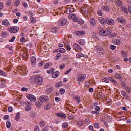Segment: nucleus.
Returning a JSON list of instances; mask_svg holds the SVG:
<instances>
[{"label": "nucleus", "mask_w": 131, "mask_h": 131, "mask_svg": "<svg viewBox=\"0 0 131 131\" xmlns=\"http://www.w3.org/2000/svg\"><path fill=\"white\" fill-rule=\"evenodd\" d=\"M102 10H105L106 12H108L110 11V9L107 6H103L101 7Z\"/></svg>", "instance_id": "f3484780"}, {"label": "nucleus", "mask_w": 131, "mask_h": 131, "mask_svg": "<svg viewBox=\"0 0 131 131\" xmlns=\"http://www.w3.org/2000/svg\"><path fill=\"white\" fill-rule=\"evenodd\" d=\"M78 23L80 24H82L84 23V21L82 19H79L78 20Z\"/></svg>", "instance_id": "5fc2aeb1"}, {"label": "nucleus", "mask_w": 131, "mask_h": 131, "mask_svg": "<svg viewBox=\"0 0 131 131\" xmlns=\"http://www.w3.org/2000/svg\"><path fill=\"white\" fill-rule=\"evenodd\" d=\"M117 120L119 121H120L123 119L124 120L125 118L124 116H122L121 117H117Z\"/></svg>", "instance_id": "a18cd8bd"}, {"label": "nucleus", "mask_w": 131, "mask_h": 131, "mask_svg": "<svg viewBox=\"0 0 131 131\" xmlns=\"http://www.w3.org/2000/svg\"><path fill=\"white\" fill-rule=\"evenodd\" d=\"M114 43L116 45H119L121 43V41L119 40L115 39L114 40Z\"/></svg>", "instance_id": "473e14b6"}, {"label": "nucleus", "mask_w": 131, "mask_h": 131, "mask_svg": "<svg viewBox=\"0 0 131 131\" xmlns=\"http://www.w3.org/2000/svg\"><path fill=\"white\" fill-rule=\"evenodd\" d=\"M20 113L19 112H18L15 117V118L16 120L18 121L19 119L20 116Z\"/></svg>", "instance_id": "cd10ccee"}, {"label": "nucleus", "mask_w": 131, "mask_h": 131, "mask_svg": "<svg viewBox=\"0 0 131 131\" xmlns=\"http://www.w3.org/2000/svg\"><path fill=\"white\" fill-rule=\"evenodd\" d=\"M53 88L52 87L49 88L47 89L46 92L48 94H50L53 90Z\"/></svg>", "instance_id": "4be33fe9"}, {"label": "nucleus", "mask_w": 131, "mask_h": 131, "mask_svg": "<svg viewBox=\"0 0 131 131\" xmlns=\"http://www.w3.org/2000/svg\"><path fill=\"white\" fill-rule=\"evenodd\" d=\"M51 106L52 105L51 104H48L45 106L44 109L46 110H48L51 108Z\"/></svg>", "instance_id": "412c9836"}, {"label": "nucleus", "mask_w": 131, "mask_h": 131, "mask_svg": "<svg viewBox=\"0 0 131 131\" xmlns=\"http://www.w3.org/2000/svg\"><path fill=\"white\" fill-rule=\"evenodd\" d=\"M19 0H16L15 3V5L16 6H17L19 4Z\"/></svg>", "instance_id": "3c124183"}, {"label": "nucleus", "mask_w": 131, "mask_h": 131, "mask_svg": "<svg viewBox=\"0 0 131 131\" xmlns=\"http://www.w3.org/2000/svg\"><path fill=\"white\" fill-rule=\"evenodd\" d=\"M74 9L73 8H69L67 9L66 11V14H69L74 12Z\"/></svg>", "instance_id": "ddd939ff"}, {"label": "nucleus", "mask_w": 131, "mask_h": 131, "mask_svg": "<svg viewBox=\"0 0 131 131\" xmlns=\"http://www.w3.org/2000/svg\"><path fill=\"white\" fill-rule=\"evenodd\" d=\"M106 119L107 121H110L111 120V117L110 116H107L106 117Z\"/></svg>", "instance_id": "bf43d9fd"}, {"label": "nucleus", "mask_w": 131, "mask_h": 131, "mask_svg": "<svg viewBox=\"0 0 131 131\" xmlns=\"http://www.w3.org/2000/svg\"><path fill=\"white\" fill-rule=\"evenodd\" d=\"M112 78L111 77L105 78L102 81L108 83L109 82V81H111V80H112Z\"/></svg>", "instance_id": "a211bd4d"}, {"label": "nucleus", "mask_w": 131, "mask_h": 131, "mask_svg": "<svg viewBox=\"0 0 131 131\" xmlns=\"http://www.w3.org/2000/svg\"><path fill=\"white\" fill-rule=\"evenodd\" d=\"M8 34L7 32H3L1 33V37L3 38H6L8 37Z\"/></svg>", "instance_id": "2eb2a0df"}, {"label": "nucleus", "mask_w": 131, "mask_h": 131, "mask_svg": "<svg viewBox=\"0 0 131 131\" xmlns=\"http://www.w3.org/2000/svg\"><path fill=\"white\" fill-rule=\"evenodd\" d=\"M19 29L18 27L13 26L8 28L7 30L10 33H15L17 32Z\"/></svg>", "instance_id": "7ed1b4c3"}, {"label": "nucleus", "mask_w": 131, "mask_h": 131, "mask_svg": "<svg viewBox=\"0 0 131 131\" xmlns=\"http://www.w3.org/2000/svg\"><path fill=\"white\" fill-rule=\"evenodd\" d=\"M110 47V49H111L112 50H113L116 48V47L114 45H111Z\"/></svg>", "instance_id": "e2e57ef3"}, {"label": "nucleus", "mask_w": 131, "mask_h": 131, "mask_svg": "<svg viewBox=\"0 0 131 131\" xmlns=\"http://www.w3.org/2000/svg\"><path fill=\"white\" fill-rule=\"evenodd\" d=\"M68 18L70 20H72L74 22H76L78 21V18L74 13L71 14L68 16Z\"/></svg>", "instance_id": "f03ea898"}, {"label": "nucleus", "mask_w": 131, "mask_h": 131, "mask_svg": "<svg viewBox=\"0 0 131 131\" xmlns=\"http://www.w3.org/2000/svg\"><path fill=\"white\" fill-rule=\"evenodd\" d=\"M121 93L123 96H126L127 94L125 92L123 91H122L121 92Z\"/></svg>", "instance_id": "603ef678"}, {"label": "nucleus", "mask_w": 131, "mask_h": 131, "mask_svg": "<svg viewBox=\"0 0 131 131\" xmlns=\"http://www.w3.org/2000/svg\"><path fill=\"white\" fill-rule=\"evenodd\" d=\"M78 42L81 45H85V41L83 39H80L79 41Z\"/></svg>", "instance_id": "a878e982"}, {"label": "nucleus", "mask_w": 131, "mask_h": 131, "mask_svg": "<svg viewBox=\"0 0 131 131\" xmlns=\"http://www.w3.org/2000/svg\"><path fill=\"white\" fill-rule=\"evenodd\" d=\"M59 116V117L62 118L63 119L65 118L66 117V116L65 114L62 113H60Z\"/></svg>", "instance_id": "7c9ffc66"}, {"label": "nucleus", "mask_w": 131, "mask_h": 131, "mask_svg": "<svg viewBox=\"0 0 131 131\" xmlns=\"http://www.w3.org/2000/svg\"><path fill=\"white\" fill-rule=\"evenodd\" d=\"M68 125V124L67 123H64L62 124V127L63 128H65L67 127Z\"/></svg>", "instance_id": "e433bc0d"}, {"label": "nucleus", "mask_w": 131, "mask_h": 131, "mask_svg": "<svg viewBox=\"0 0 131 131\" xmlns=\"http://www.w3.org/2000/svg\"><path fill=\"white\" fill-rule=\"evenodd\" d=\"M95 111L99 112L100 110V107L99 106H96L95 108Z\"/></svg>", "instance_id": "052dcab7"}, {"label": "nucleus", "mask_w": 131, "mask_h": 131, "mask_svg": "<svg viewBox=\"0 0 131 131\" xmlns=\"http://www.w3.org/2000/svg\"><path fill=\"white\" fill-rule=\"evenodd\" d=\"M85 123L87 124H89L90 123L91 121L89 119H86L85 120Z\"/></svg>", "instance_id": "09e8293b"}, {"label": "nucleus", "mask_w": 131, "mask_h": 131, "mask_svg": "<svg viewBox=\"0 0 131 131\" xmlns=\"http://www.w3.org/2000/svg\"><path fill=\"white\" fill-rule=\"evenodd\" d=\"M11 4V2L10 0H8L6 2V4L7 6H9Z\"/></svg>", "instance_id": "864d4df0"}, {"label": "nucleus", "mask_w": 131, "mask_h": 131, "mask_svg": "<svg viewBox=\"0 0 131 131\" xmlns=\"http://www.w3.org/2000/svg\"><path fill=\"white\" fill-rule=\"evenodd\" d=\"M55 100L56 102H59L61 100V99L60 98L56 97L55 98Z\"/></svg>", "instance_id": "774afa93"}, {"label": "nucleus", "mask_w": 131, "mask_h": 131, "mask_svg": "<svg viewBox=\"0 0 131 131\" xmlns=\"http://www.w3.org/2000/svg\"><path fill=\"white\" fill-rule=\"evenodd\" d=\"M75 99L77 101V103L78 104L80 102V96L78 95L76 96Z\"/></svg>", "instance_id": "72a5a7b5"}, {"label": "nucleus", "mask_w": 131, "mask_h": 131, "mask_svg": "<svg viewBox=\"0 0 131 131\" xmlns=\"http://www.w3.org/2000/svg\"><path fill=\"white\" fill-rule=\"evenodd\" d=\"M58 50L61 53H64L66 51L65 49L62 48H59Z\"/></svg>", "instance_id": "2f4dec72"}, {"label": "nucleus", "mask_w": 131, "mask_h": 131, "mask_svg": "<svg viewBox=\"0 0 131 131\" xmlns=\"http://www.w3.org/2000/svg\"><path fill=\"white\" fill-rule=\"evenodd\" d=\"M27 97L32 102H34L36 100V97L33 95L28 94L27 96Z\"/></svg>", "instance_id": "6e6552de"}, {"label": "nucleus", "mask_w": 131, "mask_h": 131, "mask_svg": "<svg viewBox=\"0 0 131 131\" xmlns=\"http://www.w3.org/2000/svg\"><path fill=\"white\" fill-rule=\"evenodd\" d=\"M61 82H59L57 83L56 84L55 86L56 88H58L59 87L61 86Z\"/></svg>", "instance_id": "c9c22d12"}, {"label": "nucleus", "mask_w": 131, "mask_h": 131, "mask_svg": "<svg viewBox=\"0 0 131 131\" xmlns=\"http://www.w3.org/2000/svg\"><path fill=\"white\" fill-rule=\"evenodd\" d=\"M116 5L117 6L122 7V4L121 1L117 0L116 1Z\"/></svg>", "instance_id": "dca6fc26"}, {"label": "nucleus", "mask_w": 131, "mask_h": 131, "mask_svg": "<svg viewBox=\"0 0 131 131\" xmlns=\"http://www.w3.org/2000/svg\"><path fill=\"white\" fill-rule=\"evenodd\" d=\"M58 30V28L57 27H54L52 28L51 31L53 32H57Z\"/></svg>", "instance_id": "5701e85b"}, {"label": "nucleus", "mask_w": 131, "mask_h": 131, "mask_svg": "<svg viewBox=\"0 0 131 131\" xmlns=\"http://www.w3.org/2000/svg\"><path fill=\"white\" fill-rule=\"evenodd\" d=\"M35 82L36 84L40 85L43 82V79L41 76H38L36 77L35 79Z\"/></svg>", "instance_id": "f257e3e1"}, {"label": "nucleus", "mask_w": 131, "mask_h": 131, "mask_svg": "<svg viewBox=\"0 0 131 131\" xmlns=\"http://www.w3.org/2000/svg\"><path fill=\"white\" fill-rule=\"evenodd\" d=\"M59 72H55L53 73L52 74V77L53 78H55L57 77L59 74Z\"/></svg>", "instance_id": "aec40b11"}, {"label": "nucleus", "mask_w": 131, "mask_h": 131, "mask_svg": "<svg viewBox=\"0 0 131 131\" xmlns=\"http://www.w3.org/2000/svg\"><path fill=\"white\" fill-rule=\"evenodd\" d=\"M75 33L77 36H82L84 34L85 31H76Z\"/></svg>", "instance_id": "9b49d317"}, {"label": "nucleus", "mask_w": 131, "mask_h": 131, "mask_svg": "<svg viewBox=\"0 0 131 131\" xmlns=\"http://www.w3.org/2000/svg\"><path fill=\"white\" fill-rule=\"evenodd\" d=\"M86 75L84 74H81L77 76V81L79 82H83L86 78Z\"/></svg>", "instance_id": "20e7f679"}, {"label": "nucleus", "mask_w": 131, "mask_h": 131, "mask_svg": "<svg viewBox=\"0 0 131 131\" xmlns=\"http://www.w3.org/2000/svg\"><path fill=\"white\" fill-rule=\"evenodd\" d=\"M105 31L107 32V34L108 35L110 34L111 32V30L109 29H106L105 30Z\"/></svg>", "instance_id": "c03bdc74"}, {"label": "nucleus", "mask_w": 131, "mask_h": 131, "mask_svg": "<svg viewBox=\"0 0 131 131\" xmlns=\"http://www.w3.org/2000/svg\"><path fill=\"white\" fill-rule=\"evenodd\" d=\"M90 22L92 26H94L95 24V22L94 19H92L90 20Z\"/></svg>", "instance_id": "393cba45"}, {"label": "nucleus", "mask_w": 131, "mask_h": 131, "mask_svg": "<svg viewBox=\"0 0 131 131\" xmlns=\"http://www.w3.org/2000/svg\"><path fill=\"white\" fill-rule=\"evenodd\" d=\"M67 22V19L66 18H62L59 21L58 24L59 25L61 26L65 25Z\"/></svg>", "instance_id": "423d86ee"}, {"label": "nucleus", "mask_w": 131, "mask_h": 131, "mask_svg": "<svg viewBox=\"0 0 131 131\" xmlns=\"http://www.w3.org/2000/svg\"><path fill=\"white\" fill-rule=\"evenodd\" d=\"M117 21L118 22L122 24H125L126 22L125 19L121 17H119L118 18Z\"/></svg>", "instance_id": "f8f14e48"}, {"label": "nucleus", "mask_w": 131, "mask_h": 131, "mask_svg": "<svg viewBox=\"0 0 131 131\" xmlns=\"http://www.w3.org/2000/svg\"><path fill=\"white\" fill-rule=\"evenodd\" d=\"M115 77L117 79H119L120 81H122V77L118 73L115 74Z\"/></svg>", "instance_id": "b1692460"}, {"label": "nucleus", "mask_w": 131, "mask_h": 131, "mask_svg": "<svg viewBox=\"0 0 131 131\" xmlns=\"http://www.w3.org/2000/svg\"><path fill=\"white\" fill-rule=\"evenodd\" d=\"M22 4L24 7L25 8H27L28 7V4L25 2H23L22 3Z\"/></svg>", "instance_id": "8fccbe9b"}, {"label": "nucleus", "mask_w": 131, "mask_h": 131, "mask_svg": "<svg viewBox=\"0 0 131 131\" xmlns=\"http://www.w3.org/2000/svg\"><path fill=\"white\" fill-rule=\"evenodd\" d=\"M39 125L41 127H43L45 126L46 123L44 121H40Z\"/></svg>", "instance_id": "c85d7f7f"}, {"label": "nucleus", "mask_w": 131, "mask_h": 131, "mask_svg": "<svg viewBox=\"0 0 131 131\" xmlns=\"http://www.w3.org/2000/svg\"><path fill=\"white\" fill-rule=\"evenodd\" d=\"M97 14L98 15L100 16H101L102 15V12L101 10H99L97 12Z\"/></svg>", "instance_id": "6e6d98bb"}, {"label": "nucleus", "mask_w": 131, "mask_h": 131, "mask_svg": "<svg viewBox=\"0 0 131 131\" xmlns=\"http://www.w3.org/2000/svg\"><path fill=\"white\" fill-rule=\"evenodd\" d=\"M99 20L100 22L102 24H104L106 22V20H105L102 17L100 18Z\"/></svg>", "instance_id": "bb28decb"}, {"label": "nucleus", "mask_w": 131, "mask_h": 131, "mask_svg": "<svg viewBox=\"0 0 131 131\" xmlns=\"http://www.w3.org/2000/svg\"><path fill=\"white\" fill-rule=\"evenodd\" d=\"M39 99L41 102H46L48 101L49 97L46 95H42L40 97Z\"/></svg>", "instance_id": "39448f33"}, {"label": "nucleus", "mask_w": 131, "mask_h": 131, "mask_svg": "<svg viewBox=\"0 0 131 131\" xmlns=\"http://www.w3.org/2000/svg\"><path fill=\"white\" fill-rule=\"evenodd\" d=\"M106 22L107 24L110 25H113L114 23V20L110 18H106Z\"/></svg>", "instance_id": "0eeeda50"}, {"label": "nucleus", "mask_w": 131, "mask_h": 131, "mask_svg": "<svg viewBox=\"0 0 131 131\" xmlns=\"http://www.w3.org/2000/svg\"><path fill=\"white\" fill-rule=\"evenodd\" d=\"M22 57L24 58H26L27 57V54L26 53H23L22 55Z\"/></svg>", "instance_id": "0e129e2a"}, {"label": "nucleus", "mask_w": 131, "mask_h": 131, "mask_svg": "<svg viewBox=\"0 0 131 131\" xmlns=\"http://www.w3.org/2000/svg\"><path fill=\"white\" fill-rule=\"evenodd\" d=\"M52 65V64L51 63H47L44 65L43 67L45 69H46L50 67Z\"/></svg>", "instance_id": "6ab92c4d"}, {"label": "nucleus", "mask_w": 131, "mask_h": 131, "mask_svg": "<svg viewBox=\"0 0 131 131\" xmlns=\"http://www.w3.org/2000/svg\"><path fill=\"white\" fill-rule=\"evenodd\" d=\"M15 38V36H13L12 39L9 40V42H12L14 41Z\"/></svg>", "instance_id": "13d9d810"}, {"label": "nucleus", "mask_w": 131, "mask_h": 131, "mask_svg": "<svg viewBox=\"0 0 131 131\" xmlns=\"http://www.w3.org/2000/svg\"><path fill=\"white\" fill-rule=\"evenodd\" d=\"M99 34L100 35L104 36V30L102 29L99 32Z\"/></svg>", "instance_id": "4c0bfd02"}, {"label": "nucleus", "mask_w": 131, "mask_h": 131, "mask_svg": "<svg viewBox=\"0 0 131 131\" xmlns=\"http://www.w3.org/2000/svg\"><path fill=\"white\" fill-rule=\"evenodd\" d=\"M30 62L32 66H34L35 65L36 61V57H32L30 58Z\"/></svg>", "instance_id": "9d476101"}, {"label": "nucleus", "mask_w": 131, "mask_h": 131, "mask_svg": "<svg viewBox=\"0 0 131 131\" xmlns=\"http://www.w3.org/2000/svg\"><path fill=\"white\" fill-rule=\"evenodd\" d=\"M121 54L124 57L127 56V53L124 51H123L121 52Z\"/></svg>", "instance_id": "f704fd0d"}, {"label": "nucleus", "mask_w": 131, "mask_h": 131, "mask_svg": "<svg viewBox=\"0 0 131 131\" xmlns=\"http://www.w3.org/2000/svg\"><path fill=\"white\" fill-rule=\"evenodd\" d=\"M31 108L30 106H26L25 107V110L26 111H28L31 109Z\"/></svg>", "instance_id": "ea45409f"}, {"label": "nucleus", "mask_w": 131, "mask_h": 131, "mask_svg": "<svg viewBox=\"0 0 131 131\" xmlns=\"http://www.w3.org/2000/svg\"><path fill=\"white\" fill-rule=\"evenodd\" d=\"M28 88L25 87L21 89V91H26L27 92L28 91Z\"/></svg>", "instance_id": "338daca9"}, {"label": "nucleus", "mask_w": 131, "mask_h": 131, "mask_svg": "<svg viewBox=\"0 0 131 131\" xmlns=\"http://www.w3.org/2000/svg\"><path fill=\"white\" fill-rule=\"evenodd\" d=\"M39 128L38 126H35L34 129V131H39Z\"/></svg>", "instance_id": "680f3d73"}, {"label": "nucleus", "mask_w": 131, "mask_h": 131, "mask_svg": "<svg viewBox=\"0 0 131 131\" xmlns=\"http://www.w3.org/2000/svg\"><path fill=\"white\" fill-rule=\"evenodd\" d=\"M122 10L124 11V12L126 14L127 13V9L125 7H122Z\"/></svg>", "instance_id": "de8ad7c7"}, {"label": "nucleus", "mask_w": 131, "mask_h": 131, "mask_svg": "<svg viewBox=\"0 0 131 131\" xmlns=\"http://www.w3.org/2000/svg\"><path fill=\"white\" fill-rule=\"evenodd\" d=\"M75 49L77 50L78 51H80L82 50V49L79 45L78 46H77Z\"/></svg>", "instance_id": "37998d69"}, {"label": "nucleus", "mask_w": 131, "mask_h": 131, "mask_svg": "<svg viewBox=\"0 0 131 131\" xmlns=\"http://www.w3.org/2000/svg\"><path fill=\"white\" fill-rule=\"evenodd\" d=\"M83 54L81 53H79L77 54L76 56L78 58H79L82 56Z\"/></svg>", "instance_id": "49530a36"}, {"label": "nucleus", "mask_w": 131, "mask_h": 131, "mask_svg": "<svg viewBox=\"0 0 131 131\" xmlns=\"http://www.w3.org/2000/svg\"><path fill=\"white\" fill-rule=\"evenodd\" d=\"M91 112L93 114H95L96 115H98L99 114V112L96 111H92Z\"/></svg>", "instance_id": "69168bd1"}, {"label": "nucleus", "mask_w": 131, "mask_h": 131, "mask_svg": "<svg viewBox=\"0 0 131 131\" xmlns=\"http://www.w3.org/2000/svg\"><path fill=\"white\" fill-rule=\"evenodd\" d=\"M96 50L99 53H104V49L101 47L97 46L96 47Z\"/></svg>", "instance_id": "1a4fd4ad"}, {"label": "nucleus", "mask_w": 131, "mask_h": 131, "mask_svg": "<svg viewBox=\"0 0 131 131\" xmlns=\"http://www.w3.org/2000/svg\"><path fill=\"white\" fill-rule=\"evenodd\" d=\"M79 45H78V44L76 43H74L73 45V46L74 47V49H75L77 48V46H79Z\"/></svg>", "instance_id": "4d7b16f0"}, {"label": "nucleus", "mask_w": 131, "mask_h": 131, "mask_svg": "<svg viewBox=\"0 0 131 131\" xmlns=\"http://www.w3.org/2000/svg\"><path fill=\"white\" fill-rule=\"evenodd\" d=\"M0 75L4 77H6L7 75V74L3 70H0Z\"/></svg>", "instance_id": "c756f323"}, {"label": "nucleus", "mask_w": 131, "mask_h": 131, "mask_svg": "<svg viewBox=\"0 0 131 131\" xmlns=\"http://www.w3.org/2000/svg\"><path fill=\"white\" fill-rule=\"evenodd\" d=\"M2 25L5 26H8L10 25L7 19L2 20Z\"/></svg>", "instance_id": "4468645a"}, {"label": "nucleus", "mask_w": 131, "mask_h": 131, "mask_svg": "<svg viewBox=\"0 0 131 131\" xmlns=\"http://www.w3.org/2000/svg\"><path fill=\"white\" fill-rule=\"evenodd\" d=\"M11 123L9 121H7L6 123V127L7 128H9L11 126Z\"/></svg>", "instance_id": "79ce46f5"}, {"label": "nucleus", "mask_w": 131, "mask_h": 131, "mask_svg": "<svg viewBox=\"0 0 131 131\" xmlns=\"http://www.w3.org/2000/svg\"><path fill=\"white\" fill-rule=\"evenodd\" d=\"M31 22L32 23H34L36 22V20L34 17H32L30 19Z\"/></svg>", "instance_id": "58836bf2"}, {"label": "nucleus", "mask_w": 131, "mask_h": 131, "mask_svg": "<svg viewBox=\"0 0 131 131\" xmlns=\"http://www.w3.org/2000/svg\"><path fill=\"white\" fill-rule=\"evenodd\" d=\"M111 82L112 83H114V84L116 86H117L118 85V83L116 82V81L113 79L112 78V80H111Z\"/></svg>", "instance_id": "a19ab883"}]
</instances>
